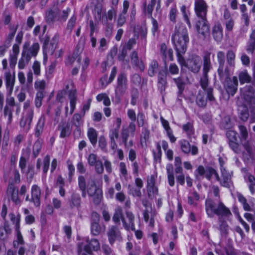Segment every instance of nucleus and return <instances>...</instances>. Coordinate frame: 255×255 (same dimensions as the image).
Returning a JSON list of instances; mask_svg holds the SVG:
<instances>
[{"label": "nucleus", "mask_w": 255, "mask_h": 255, "mask_svg": "<svg viewBox=\"0 0 255 255\" xmlns=\"http://www.w3.org/2000/svg\"><path fill=\"white\" fill-rule=\"evenodd\" d=\"M78 187L82 192L83 198L86 197L87 194L90 197H95L94 202L98 204L101 200V194H99V190L96 181L92 177L86 178L85 176L80 175L78 177Z\"/></svg>", "instance_id": "nucleus-1"}, {"label": "nucleus", "mask_w": 255, "mask_h": 255, "mask_svg": "<svg viewBox=\"0 0 255 255\" xmlns=\"http://www.w3.org/2000/svg\"><path fill=\"white\" fill-rule=\"evenodd\" d=\"M172 41L176 51L185 53L189 41L188 30L184 25L176 26L172 36Z\"/></svg>", "instance_id": "nucleus-2"}, {"label": "nucleus", "mask_w": 255, "mask_h": 255, "mask_svg": "<svg viewBox=\"0 0 255 255\" xmlns=\"http://www.w3.org/2000/svg\"><path fill=\"white\" fill-rule=\"evenodd\" d=\"M210 55L211 53L209 52H206L204 53L203 56V75L201 78L200 84L202 89L204 90L203 91H206L207 94L208 95V100L210 101H214L215 99L212 94L213 89L211 87H208L209 83L208 73L212 68Z\"/></svg>", "instance_id": "nucleus-3"}, {"label": "nucleus", "mask_w": 255, "mask_h": 255, "mask_svg": "<svg viewBox=\"0 0 255 255\" xmlns=\"http://www.w3.org/2000/svg\"><path fill=\"white\" fill-rule=\"evenodd\" d=\"M205 210L208 216L213 218L214 215H216L219 218L229 217L232 216V213L229 208L221 202H220L217 206L211 199L208 198L205 201Z\"/></svg>", "instance_id": "nucleus-4"}, {"label": "nucleus", "mask_w": 255, "mask_h": 255, "mask_svg": "<svg viewBox=\"0 0 255 255\" xmlns=\"http://www.w3.org/2000/svg\"><path fill=\"white\" fill-rule=\"evenodd\" d=\"M201 65V58L197 54H191L186 59L185 67L187 68L189 71L194 74H197L200 71Z\"/></svg>", "instance_id": "nucleus-5"}, {"label": "nucleus", "mask_w": 255, "mask_h": 255, "mask_svg": "<svg viewBox=\"0 0 255 255\" xmlns=\"http://www.w3.org/2000/svg\"><path fill=\"white\" fill-rule=\"evenodd\" d=\"M128 88V80L124 73H121L118 75L117 85L115 88L116 97L120 100L121 97L126 92Z\"/></svg>", "instance_id": "nucleus-6"}, {"label": "nucleus", "mask_w": 255, "mask_h": 255, "mask_svg": "<svg viewBox=\"0 0 255 255\" xmlns=\"http://www.w3.org/2000/svg\"><path fill=\"white\" fill-rule=\"evenodd\" d=\"M107 235L111 245H114L116 241L121 242L123 241L121 231L116 226H110L107 231Z\"/></svg>", "instance_id": "nucleus-7"}, {"label": "nucleus", "mask_w": 255, "mask_h": 255, "mask_svg": "<svg viewBox=\"0 0 255 255\" xmlns=\"http://www.w3.org/2000/svg\"><path fill=\"white\" fill-rule=\"evenodd\" d=\"M239 129L241 144L247 152L250 154L252 151V146L251 143L248 140L249 134L247 128L244 126L240 125L239 126Z\"/></svg>", "instance_id": "nucleus-8"}, {"label": "nucleus", "mask_w": 255, "mask_h": 255, "mask_svg": "<svg viewBox=\"0 0 255 255\" xmlns=\"http://www.w3.org/2000/svg\"><path fill=\"white\" fill-rule=\"evenodd\" d=\"M33 108L28 109L24 111V115L20 122V126L26 131H28L30 128L31 123L33 118Z\"/></svg>", "instance_id": "nucleus-9"}, {"label": "nucleus", "mask_w": 255, "mask_h": 255, "mask_svg": "<svg viewBox=\"0 0 255 255\" xmlns=\"http://www.w3.org/2000/svg\"><path fill=\"white\" fill-rule=\"evenodd\" d=\"M194 9L198 18L207 17L208 5L204 0H195Z\"/></svg>", "instance_id": "nucleus-10"}, {"label": "nucleus", "mask_w": 255, "mask_h": 255, "mask_svg": "<svg viewBox=\"0 0 255 255\" xmlns=\"http://www.w3.org/2000/svg\"><path fill=\"white\" fill-rule=\"evenodd\" d=\"M238 86V78L234 76L232 79L226 78L224 82V88L228 94L234 96L236 93Z\"/></svg>", "instance_id": "nucleus-11"}, {"label": "nucleus", "mask_w": 255, "mask_h": 255, "mask_svg": "<svg viewBox=\"0 0 255 255\" xmlns=\"http://www.w3.org/2000/svg\"><path fill=\"white\" fill-rule=\"evenodd\" d=\"M39 49L38 43H34L31 46L28 43H25L23 46L22 55L31 59L32 56H36Z\"/></svg>", "instance_id": "nucleus-12"}, {"label": "nucleus", "mask_w": 255, "mask_h": 255, "mask_svg": "<svg viewBox=\"0 0 255 255\" xmlns=\"http://www.w3.org/2000/svg\"><path fill=\"white\" fill-rule=\"evenodd\" d=\"M18 194V189L14 185L8 183L6 192L8 199L12 201L15 204H19L20 201Z\"/></svg>", "instance_id": "nucleus-13"}, {"label": "nucleus", "mask_w": 255, "mask_h": 255, "mask_svg": "<svg viewBox=\"0 0 255 255\" xmlns=\"http://www.w3.org/2000/svg\"><path fill=\"white\" fill-rule=\"evenodd\" d=\"M179 143L182 151L185 154H189L190 152H191V154L193 155L198 154V147L195 145L191 146L187 140L182 139L179 141Z\"/></svg>", "instance_id": "nucleus-14"}, {"label": "nucleus", "mask_w": 255, "mask_h": 255, "mask_svg": "<svg viewBox=\"0 0 255 255\" xmlns=\"http://www.w3.org/2000/svg\"><path fill=\"white\" fill-rule=\"evenodd\" d=\"M196 24V28L197 32L203 36L209 32V25L208 23L207 17L199 18Z\"/></svg>", "instance_id": "nucleus-15"}, {"label": "nucleus", "mask_w": 255, "mask_h": 255, "mask_svg": "<svg viewBox=\"0 0 255 255\" xmlns=\"http://www.w3.org/2000/svg\"><path fill=\"white\" fill-rule=\"evenodd\" d=\"M85 241L87 244L83 245V248L86 253L91 254L92 250L97 251L100 249V243L98 240L94 239L90 241L88 238H86Z\"/></svg>", "instance_id": "nucleus-16"}, {"label": "nucleus", "mask_w": 255, "mask_h": 255, "mask_svg": "<svg viewBox=\"0 0 255 255\" xmlns=\"http://www.w3.org/2000/svg\"><path fill=\"white\" fill-rule=\"evenodd\" d=\"M31 201L35 207L40 205L41 190L37 185H33L31 189Z\"/></svg>", "instance_id": "nucleus-17"}, {"label": "nucleus", "mask_w": 255, "mask_h": 255, "mask_svg": "<svg viewBox=\"0 0 255 255\" xmlns=\"http://www.w3.org/2000/svg\"><path fill=\"white\" fill-rule=\"evenodd\" d=\"M59 8L54 7L48 10L46 13V20L48 23H52L59 20Z\"/></svg>", "instance_id": "nucleus-18"}, {"label": "nucleus", "mask_w": 255, "mask_h": 255, "mask_svg": "<svg viewBox=\"0 0 255 255\" xmlns=\"http://www.w3.org/2000/svg\"><path fill=\"white\" fill-rule=\"evenodd\" d=\"M167 87L166 75L164 71H159L158 74L157 87L161 94H163Z\"/></svg>", "instance_id": "nucleus-19"}, {"label": "nucleus", "mask_w": 255, "mask_h": 255, "mask_svg": "<svg viewBox=\"0 0 255 255\" xmlns=\"http://www.w3.org/2000/svg\"><path fill=\"white\" fill-rule=\"evenodd\" d=\"M81 204V198L79 194L77 193H73L70 198L68 200V205L70 209H72L74 208H79Z\"/></svg>", "instance_id": "nucleus-20"}, {"label": "nucleus", "mask_w": 255, "mask_h": 255, "mask_svg": "<svg viewBox=\"0 0 255 255\" xmlns=\"http://www.w3.org/2000/svg\"><path fill=\"white\" fill-rule=\"evenodd\" d=\"M126 216L128 219V223H127L125 219H123L122 222L124 228L127 230H131L132 231L135 230L134 227V216L132 212L130 211L126 212Z\"/></svg>", "instance_id": "nucleus-21"}, {"label": "nucleus", "mask_w": 255, "mask_h": 255, "mask_svg": "<svg viewBox=\"0 0 255 255\" xmlns=\"http://www.w3.org/2000/svg\"><path fill=\"white\" fill-rule=\"evenodd\" d=\"M93 217L95 219L91 223V231L92 235L97 236L99 235L101 232V227L99 224V217L98 214L93 213Z\"/></svg>", "instance_id": "nucleus-22"}, {"label": "nucleus", "mask_w": 255, "mask_h": 255, "mask_svg": "<svg viewBox=\"0 0 255 255\" xmlns=\"http://www.w3.org/2000/svg\"><path fill=\"white\" fill-rule=\"evenodd\" d=\"M5 80L6 82V89L8 91L9 94H11L13 88L15 76L14 74L12 75L10 72H6L4 73Z\"/></svg>", "instance_id": "nucleus-23"}, {"label": "nucleus", "mask_w": 255, "mask_h": 255, "mask_svg": "<svg viewBox=\"0 0 255 255\" xmlns=\"http://www.w3.org/2000/svg\"><path fill=\"white\" fill-rule=\"evenodd\" d=\"M208 99L206 91H199L197 96L196 102L200 107H205L207 104V100Z\"/></svg>", "instance_id": "nucleus-24"}, {"label": "nucleus", "mask_w": 255, "mask_h": 255, "mask_svg": "<svg viewBox=\"0 0 255 255\" xmlns=\"http://www.w3.org/2000/svg\"><path fill=\"white\" fill-rule=\"evenodd\" d=\"M160 52L164 59L168 58L170 61L173 60V50L171 48L168 49L165 43L160 45Z\"/></svg>", "instance_id": "nucleus-25"}, {"label": "nucleus", "mask_w": 255, "mask_h": 255, "mask_svg": "<svg viewBox=\"0 0 255 255\" xmlns=\"http://www.w3.org/2000/svg\"><path fill=\"white\" fill-rule=\"evenodd\" d=\"M212 34L216 41L217 42L221 41L223 36V28L220 24L218 23L214 26L212 30Z\"/></svg>", "instance_id": "nucleus-26"}, {"label": "nucleus", "mask_w": 255, "mask_h": 255, "mask_svg": "<svg viewBox=\"0 0 255 255\" xmlns=\"http://www.w3.org/2000/svg\"><path fill=\"white\" fill-rule=\"evenodd\" d=\"M117 15V10L113 7L109 10L102 15V23H106V22H112V20L116 17Z\"/></svg>", "instance_id": "nucleus-27"}, {"label": "nucleus", "mask_w": 255, "mask_h": 255, "mask_svg": "<svg viewBox=\"0 0 255 255\" xmlns=\"http://www.w3.org/2000/svg\"><path fill=\"white\" fill-rule=\"evenodd\" d=\"M58 129L60 130V137L64 138L69 136L71 132L70 124L69 123H62L59 126Z\"/></svg>", "instance_id": "nucleus-28"}, {"label": "nucleus", "mask_w": 255, "mask_h": 255, "mask_svg": "<svg viewBox=\"0 0 255 255\" xmlns=\"http://www.w3.org/2000/svg\"><path fill=\"white\" fill-rule=\"evenodd\" d=\"M221 174L222 178L220 180V184L224 187H227L230 186L231 181V176L230 174L226 170L222 169Z\"/></svg>", "instance_id": "nucleus-29"}, {"label": "nucleus", "mask_w": 255, "mask_h": 255, "mask_svg": "<svg viewBox=\"0 0 255 255\" xmlns=\"http://www.w3.org/2000/svg\"><path fill=\"white\" fill-rule=\"evenodd\" d=\"M130 59L131 63L136 67L138 68L141 71L144 69V65L142 61L138 59L137 52L133 51L130 55Z\"/></svg>", "instance_id": "nucleus-30"}, {"label": "nucleus", "mask_w": 255, "mask_h": 255, "mask_svg": "<svg viewBox=\"0 0 255 255\" xmlns=\"http://www.w3.org/2000/svg\"><path fill=\"white\" fill-rule=\"evenodd\" d=\"M144 220L146 222L149 221V225L152 227L154 226V214L152 212L151 208H147L143 212Z\"/></svg>", "instance_id": "nucleus-31"}, {"label": "nucleus", "mask_w": 255, "mask_h": 255, "mask_svg": "<svg viewBox=\"0 0 255 255\" xmlns=\"http://www.w3.org/2000/svg\"><path fill=\"white\" fill-rule=\"evenodd\" d=\"M239 79L241 84L249 83L252 81V77L248 73L247 70L241 71L239 74Z\"/></svg>", "instance_id": "nucleus-32"}, {"label": "nucleus", "mask_w": 255, "mask_h": 255, "mask_svg": "<svg viewBox=\"0 0 255 255\" xmlns=\"http://www.w3.org/2000/svg\"><path fill=\"white\" fill-rule=\"evenodd\" d=\"M248 53L253 54L255 50V29L253 30L250 35V40L249 41L246 49Z\"/></svg>", "instance_id": "nucleus-33"}, {"label": "nucleus", "mask_w": 255, "mask_h": 255, "mask_svg": "<svg viewBox=\"0 0 255 255\" xmlns=\"http://www.w3.org/2000/svg\"><path fill=\"white\" fill-rule=\"evenodd\" d=\"M237 197L239 201L242 203L243 208L247 211H255L253 205L250 206L247 202L246 199L241 194H238Z\"/></svg>", "instance_id": "nucleus-34"}, {"label": "nucleus", "mask_w": 255, "mask_h": 255, "mask_svg": "<svg viewBox=\"0 0 255 255\" xmlns=\"http://www.w3.org/2000/svg\"><path fill=\"white\" fill-rule=\"evenodd\" d=\"M240 118L244 122H246L249 118V114L247 107L245 106H240L238 108Z\"/></svg>", "instance_id": "nucleus-35"}, {"label": "nucleus", "mask_w": 255, "mask_h": 255, "mask_svg": "<svg viewBox=\"0 0 255 255\" xmlns=\"http://www.w3.org/2000/svg\"><path fill=\"white\" fill-rule=\"evenodd\" d=\"M88 137L93 145H95L97 142L98 134L96 130L91 128H89L87 133Z\"/></svg>", "instance_id": "nucleus-36"}, {"label": "nucleus", "mask_w": 255, "mask_h": 255, "mask_svg": "<svg viewBox=\"0 0 255 255\" xmlns=\"http://www.w3.org/2000/svg\"><path fill=\"white\" fill-rule=\"evenodd\" d=\"M45 121V117L43 115L41 116L38 120L35 128V134L37 137H38L43 131Z\"/></svg>", "instance_id": "nucleus-37"}, {"label": "nucleus", "mask_w": 255, "mask_h": 255, "mask_svg": "<svg viewBox=\"0 0 255 255\" xmlns=\"http://www.w3.org/2000/svg\"><path fill=\"white\" fill-rule=\"evenodd\" d=\"M123 219H124V217L123 214L122 209L121 207H118L115 209V213L113 217V220L115 223L120 224V220L121 219L122 220Z\"/></svg>", "instance_id": "nucleus-38"}, {"label": "nucleus", "mask_w": 255, "mask_h": 255, "mask_svg": "<svg viewBox=\"0 0 255 255\" xmlns=\"http://www.w3.org/2000/svg\"><path fill=\"white\" fill-rule=\"evenodd\" d=\"M218 73L221 80L225 79V80L226 78H229V70L227 68H224V64L219 65V67L218 69Z\"/></svg>", "instance_id": "nucleus-39"}, {"label": "nucleus", "mask_w": 255, "mask_h": 255, "mask_svg": "<svg viewBox=\"0 0 255 255\" xmlns=\"http://www.w3.org/2000/svg\"><path fill=\"white\" fill-rule=\"evenodd\" d=\"M159 65L156 60H152L149 64L148 74L150 77H153L158 70Z\"/></svg>", "instance_id": "nucleus-40"}, {"label": "nucleus", "mask_w": 255, "mask_h": 255, "mask_svg": "<svg viewBox=\"0 0 255 255\" xmlns=\"http://www.w3.org/2000/svg\"><path fill=\"white\" fill-rule=\"evenodd\" d=\"M235 53L232 50H229L227 51L226 54L227 62L230 67H234L235 64Z\"/></svg>", "instance_id": "nucleus-41"}, {"label": "nucleus", "mask_w": 255, "mask_h": 255, "mask_svg": "<svg viewBox=\"0 0 255 255\" xmlns=\"http://www.w3.org/2000/svg\"><path fill=\"white\" fill-rule=\"evenodd\" d=\"M173 80L176 84L179 93L181 94L183 91L185 87V82L183 79L181 77H179L177 78H173Z\"/></svg>", "instance_id": "nucleus-42"}, {"label": "nucleus", "mask_w": 255, "mask_h": 255, "mask_svg": "<svg viewBox=\"0 0 255 255\" xmlns=\"http://www.w3.org/2000/svg\"><path fill=\"white\" fill-rule=\"evenodd\" d=\"M246 178L248 179V180L250 183V190L251 193L254 194L255 193V189L254 188V186H255V177L253 175L248 174H247Z\"/></svg>", "instance_id": "nucleus-43"}, {"label": "nucleus", "mask_w": 255, "mask_h": 255, "mask_svg": "<svg viewBox=\"0 0 255 255\" xmlns=\"http://www.w3.org/2000/svg\"><path fill=\"white\" fill-rule=\"evenodd\" d=\"M76 20L77 16L74 14L70 17L68 21L66 30H68L70 33H71L73 28L75 25Z\"/></svg>", "instance_id": "nucleus-44"}, {"label": "nucleus", "mask_w": 255, "mask_h": 255, "mask_svg": "<svg viewBox=\"0 0 255 255\" xmlns=\"http://www.w3.org/2000/svg\"><path fill=\"white\" fill-rule=\"evenodd\" d=\"M12 108L8 107V106H5L3 110L4 116L5 117H8L7 124H10L12 119Z\"/></svg>", "instance_id": "nucleus-45"}, {"label": "nucleus", "mask_w": 255, "mask_h": 255, "mask_svg": "<svg viewBox=\"0 0 255 255\" xmlns=\"http://www.w3.org/2000/svg\"><path fill=\"white\" fill-rule=\"evenodd\" d=\"M156 2V0H150L148 4L147 7L146 9H145L146 6V3L145 2L143 3L144 8L145 9V10L147 11V13L149 14V15L151 17L152 16V13L153 11V7H154L155 4Z\"/></svg>", "instance_id": "nucleus-46"}, {"label": "nucleus", "mask_w": 255, "mask_h": 255, "mask_svg": "<svg viewBox=\"0 0 255 255\" xmlns=\"http://www.w3.org/2000/svg\"><path fill=\"white\" fill-rule=\"evenodd\" d=\"M20 182V177L19 172L17 170H14L13 172L12 177L9 179L8 183L18 184Z\"/></svg>", "instance_id": "nucleus-47"}, {"label": "nucleus", "mask_w": 255, "mask_h": 255, "mask_svg": "<svg viewBox=\"0 0 255 255\" xmlns=\"http://www.w3.org/2000/svg\"><path fill=\"white\" fill-rule=\"evenodd\" d=\"M70 11L71 9L69 7H67L66 9H64L62 11H61L59 9V21L65 22L66 20Z\"/></svg>", "instance_id": "nucleus-48"}, {"label": "nucleus", "mask_w": 255, "mask_h": 255, "mask_svg": "<svg viewBox=\"0 0 255 255\" xmlns=\"http://www.w3.org/2000/svg\"><path fill=\"white\" fill-rule=\"evenodd\" d=\"M46 87V82L44 80H36L34 83V87L38 91H41L44 93Z\"/></svg>", "instance_id": "nucleus-49"}, {"label": "nucleus", "mask_w": 255, "mask_h": 255, "mask_svg": "<svg viewBox=\"0 0 255 255\" xmlns=\"http://www.w3.org/2000/svg\"><path fill=\"white\" fill-rule=\"evenodd\" d=\"M44 98V93L41 91H37L35 99V105L36 107L39 108L42 105V100Z\"/></svg>", "instance_id": "nucleus-50"}, {"label": "nucleus", "mask_w": 255, "mask_h": 255, "mask_svg": "<svg viewBox=\"0 0 255 255\" xmlns=\"http://www.w3.org/2000/svg\"><path fill=\"white\" fill-rule=\"evenodd\" d=\"M70 99V114H72L75 108L76 102V98L75 96V94L74 93L71 92L69 95Z\"/></svg>", "instance_id": "nucleus-51"}, {"label": "nucleus", "mask_w": 255, "mask_h": 255, "mask_svg": "<svg viewBox=\"0 0 255 255\" xmlns=\"http://www.w3.org/2000/svg\"><path fill=\"white\" fill-rule=\"evenodd\" d=\"M243 98L250 105V107L255 106V96L254 95H248L247 93H244Z\"/></svg>", "instance_id": "nucleus-52"}, {"label": "nucleus", "mask_w": 255, "mask_h": 255, "mask_svg": "<svg viewBox=\"0 0 255 255\" xmlns=\"http://www.w3.org/2000/svg\"><path fill=\"white\" fill-rule=\"evenodd\" d=\"M227 137L229 140V143L237 141V133L234 130H229L226 133Z\"/></svg>", "instance_id": "nucleus-53"}, {"label": "nucleus", "mask_w": 255, "mask_h": 255, "mask_svg": "<svg viewBox=\"0 0 255 255\" xmlns=\"http://www.w3.org/2000/svg\"><path fill=\"white\" fill-rule=\"evenodd\" d=\"M139 92L137 89L132 88L131 90V104L135 105L136 103V100L138 97Z\"/></svg>", "instance_id": "nucleus-54"}, {"label": "nucleus", "mask_w": 255, "mask_h": 255, "mask_svg": "<svg viewBox=\"0 0 255 255\" xmlns=\"http://www.w3.org/2000/svg\"><path fill=\"white\" fill-rule=\"evenodd\" d=\"M30 60V59L28 58V57H27L25 55H22V57L18 62V68L20 69L24 68L25 66L28 63Z\"/></svg>", "instance_id": "nucleus-55"}, {"label": "nucleus", "mask_w": 255, "mask_h": 255, "mask_svg": "<svg viewBox=\"0 0 255 255\" xmlns=\"http://www.w3.org/2000/svg\"><path fill=\"white\" fill-rule=\"evenodd\" d=\"M41 148V143L39 140H37L33 146V155L35 158L39 154Z\"/></svg>", "instance_id": "nucleus-56"}, {"label": "nucleus", "mask_w": 255, "mask_h": 255, "mask_svg": "<svg viewBox=\"0 0 255 255\" xmlns=\"http://www.w3.org/2000/svg\"><path fill=\"white\" fill-rule=\"evenodd\" d=\"M129 193L134 197H140L141 196V192L140 189L128 186Z\"/></svg>", "instance_id": "nucleus-57"}, {"label": "nucleus", "mask_w": 255, "mask_h": 255, "mask_svg": "<svg viewBox=\"0 0 255 255\" xmlns=\"http://www.w3.org/2000/svg\"><path fill=\"white\" fill-rule=\"evenodd\" d=\"M149 198H152L158 195V188L156 186L147 188Z\"/></svg>", "instance_id": "nucleus-58"}, {"label": "nucleus", "mask_w": 255, "mask_h": 255, "mask_svg": "<svg viewBox=\"0 0 255 255\" xmlns=\"http://www.w3.org/2000/svg\"><path fill=\"white\" fill-rule=\"evenodd\" d=\"M183 130L186 132L188 135H191L193 134V126L192 124L188 123L183 125Z\"/></svg>", "instance_id": "nucleus-59"}, {"label": "nucleus", "mask_w": 255, "mask_h": 255, "mask_svg": "<svg viewBox=\"0 0 255 255\" xmlns=\"http://www.w3.org/2000/svg\"><path fill=\"white\" fill-rule=\"evenodd\" d=\"M229 144L231 149L236 153H241L242 152L241 146L237 141L230 142Z\"/></svg>", "instance_id": "nucleus-60"}, {"label": "nucleus", "mask_w": 255, "mask_h": 255, "mask_svg": "<svg viewBox=\"0 0 255 255\" xmlns=\"http://www.w3.org/2000/svg\"><path fill=\"white\" fill-rule=\"evenodd\" d=\"M129 136V131L128 128H123L122 132V138L125 147H127L128 144L127 140Z\"/></svg>", "instance_id": "nucleus-61"}, {"label": "nucleus", "mask_w": 255, "mask_h": 255, "mask_svg": "<svg viewBox=\"0 0 255 255\" xmlns=\"http://www.w3.org/2000/svg\"><path fill=\"white\" fill-rule=\"evenodd\" d=\"M106 23H103L105 26L106 35L107 36H110L112 33L114 24L112 22H106Z\"/></svg>", "instance_id": "nucleus-62"}, {"label": "nucleus", "mask_w": 255, "mask_h": 255, "mask_svg": "<svg viewBox=\"0 0 255 255\" xmlns=\"http://www.w3.org/2000/svg\"><path fill=\"white\" fill-rule=\"evenodd\" d=\"M81 119V116L79 114H75L73 117V123L75 126L77 127V130L80 131L79 127L80 125V120Z\"/></svg>", "instance_id": "nucleus-63"}, {"label": "nucleus", "mask_w": 255, "mask_h": 255, "mask_svg": "<svg viewBox=\"0 0 255 255\" xmlns=\"http://www.w3.org/2000/svg\"><path fill=\"white\" fill-rule=\"evenodd\" d=\"M88 163L90 166H93L99 161L97 160V156L95 154L91 153L87 158Z\"/></svg>", "instance_id": "nucleus-64"}]
</instances>
